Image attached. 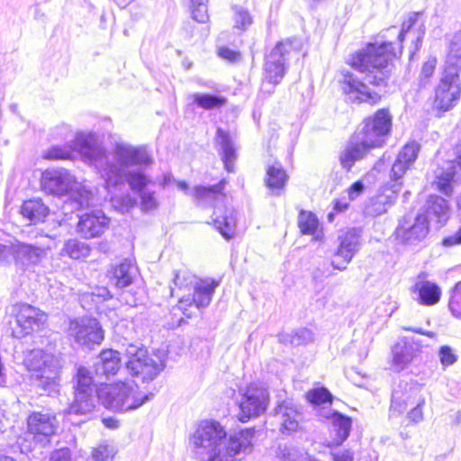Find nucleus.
I'll use <instances>...</instances> for the list:
<instances>
[{
	"mask_svg": "<svg viewBox=\"0 0 461 461\" xmlns=\"http://www.w3.org/2000/svg\"><path fill=\"white\" fill-rule=\"evenodd\" d=\"M74 149L81 155L85 162L98 169L108 188L123 185L127 181L131 190L140 194L143 210L150 211L158 207L155 194L144 190L150 180L141 171L132 169L134 166L152 163V158L145 148L117 143L110 159L95 135L78 133L75 139Z\"/></svg>",
	"mask_w": 461,
	"mask_h": 461,
	"instance_id": "1",
	"label": "nucleus"
},
{
	"mask_svg": "<svg viewBox=\"0 0 461 461\" xmlns=\"http://www.w3.org/2000/svg\"><path fill=\"white\" fill-rule=\"evenodd\" d=\"M397 52L392 42L370 43L364 50L353 55L349 64L362 74L361 77L347 72L343 74L340 86L348 102L366 103L374 105L381 100V95L370 86L384 87L392 76V60Z\"/></svg>",
	"mask_w": 461,
	"mask_h": 461,
	"instance_id": "2",
	"label": "nucleus"
},
{
	"mask_svg": "<svg viewBox=\"0 0 461 461\" xmlns=\"http://www.w3.org/2000/svg\"><path fill=\"white\" fill-rule=\"evenodd\" d=\"M420 146L416 141L405 144L399 151L391 169L390 182L380 188L365 207L368 216L375 217L387 212L397 198L402 189V176L410 170L420 152Z\"/></svg>",
	"mask_w": 461,
	"mask_h": 461,
	"instance_id": "3",
	"label": "nucleus"
},
{
	"mask_svg": "<svg viewBox=\"0 0 461 461\" xmlns=\"http://www.w3.org/2000/svg\"><path fill=\"white\" fill-rule=\"evenodd\" d=\"M190 445L200 461H230V437L219 421H201L190 438Z\"/></svg>",
	"mask_w": 461,
	"mask_h": 461,
	"instance_id": "4",
	"label": "nucleus"
},
{
	"mask_svg": "<svg viewBox=\"0 0 461 461\" xmlns=\"http://www.w3.org/2000/svg\"><path fill=\"white\" fill-rule=\"evenodd\" d=\"M174 285L176 288L184 290L194 286V293L192 295H183L178 301V308L187 318H191L195 310L205 308L209 305L214 288L218 283L212 280L196 281L189 271L183 269L177 270L174 276Z\"/></svg>",
	"mask_w": 461,
	"mask_h": 461,
	"instance_id": "5",
	"label": "nucleus"
},
{
	"mask_svg": "<svg viewBox=\"0 0 461 461\" xmlns=\"http://www.w3.org/2000/svg\"><path fill=\"white\" fill-rule=\"evenodd\" d=\"M151 396L140 392L133 383L103 384L97 390V397L106 409L121 412L140 408Z\"/></svg>",
	"mask_w": 461,
	"mask_h": 461,
	"instance_id": "6",
	"label": "nucleus"
},
{
	"mask_svg": "<svg viewBox=\"0 0 461 461\" xmlns=\"http://www.w3.org/2000/svg\"><path fill=\"white\" fill-rule=\"evenodd\" d=\"M23 365L33 372L32 377L36 384L48 393H56L59 386V360L53 354L37 348L27 351Z\"/></svg>",
	"mask_w": 461,
	"mask_h": 461,
	"instance_id": "7",
	"label": "nucleus"
},
{
	"mask_svg": "<svg viewBox=\"0 0 461 461\" xmlns=\"http://www.w3.org/2000/svg\"><path fill=\"white\" fill-rule=\"evenodd\" d=\"M58 429L56 416L45 411H34L27 418V432L17 443L23 453L31 452L37 445L46 446Z\"/></svg>",
	"mask_w": 461,
	"mask_h": 461,
	"instance_id": "8",
	"label": "nucleus"
},
{
	"mask_svg": "<svg viewBox=\"0 0 461 461\" xmlns=\"http://www.w3.org/2000/svg\"><path fill=\"white\" fill-rule=\"evenodd\" d=\"M293 51L291 42L280 41L266 55L261 86L263 92L270 95L275 86L280 84L287 72L288 61Z\"/></svg>",
	"mask_w": 461,
	"mask_h": 461,
	"instance_id": "9",
	"label": "nucleus"
},
{
	"mask_svg": "<svg viewBox=\"0 0 461 461\" xmlns=\"http://www.w3.org/2000/svg\"><path fill=\"white\" fill-rule=\"evenodd\" d=\"M393 116L387 109H379L366 118L361 128L355 133L366 147L372 149L384 145L391 133Z\"/></svg>",
	"mask_w": 461,
	"mask_h": 461,
	"instance_id": "10",
	"label": "nucleus"
},
{
	"mask_svg": "<svg viewBox=\"0 0 461 461\" xmlns=\"http://www.w3.org/2000/svg\"><path fill=\"white\" fill-rule=\"evenodd\" d=\"M125 355L128 370L132 375H141L143 380H153L166 366L164 357H149L146 349L134 344L126 347Z\"/></svg>",
	"mask_w": 461,
	"mask_h": 461,
	"instance_id": "11",
	"label": "nucleus"
},
{
	"mask_svg": "<svg viewBox=\"0 0 461 461\" xmlns=\"http://www.w3.org/2000/svg\"><path fill=\"white\" fill-rule=\"evenodd\" d=\"M67 333L71 341L89 349L100 345L104 338V331L99 321L87 316L70 320Z\"/></svg>",
	"mask_w": 461,
	"mask_h": 461,
	"instance_id": "12",
	"label": "nucleus"
},
{
	"mask_svg": "<svg viewBox=\"0 0 461 461\" xmlns=\"http://www.w3.org/2000/svg\"><path fill=\"white\" fill-rule=\"evenodd\" d=\"M429 223L424 213H418L415 217H405L396 229L397 240L404 246L414 249L420 246L428 237Z\"/></svg>",
	"mask_w": 461,
	"mask_h": 461,
	"instance_id": "13",
	"label": "nucleus"
},
{
	"mask_svg": "<svg viewBox=\"0 0 461 461\" xmlns=\"http://www.w3.org/2000/svg\"><path fill=\"white\" fill-rule=\"evenodd\" d=\"M461 94L459 75L456 71L444 69L435 88V106L444 112L452 109L458 102Z\"/></svg>",
	"mask_w": 461,
	"mask_h": 461,
	"instance_id": "14",
	"label": "nucleus"
},
{
	"mask_svg": "<svg viewBox=\"0 0 461 461\" xmlns=\"http://www.w3.org/2000/svg\"><path fill=\"white\" fill-rule=\"evenodd\" d=\"M269 402V393L267 389L258 386H249L240 402V412L238 415L241 422L263 414Z\"/></svg>",
	"mask_w": 461,
	"mask_h": 461,
	"instance_id": "15",
	"label": "nucleus"
},
{
	"mask_svg": "<svg viewBox=\"0 0 461 461\" xmlns=\"http://www.w3.org/2000/svg\"><path fill=\"white\" fill-rule=\"evenodd\" d=\"M360 230L349 229L339 236V247L334 253L331 266L333 268L343 271L352 260L360 247Z\"/></svg>",
	"mask_w": 461,
	"mask_h": 461,
	"instance_id": "16",
	"label": "nucleus"
},
{
	"mask_svg": "<svg viewBox=\"0 0 461 461\" xmlns=\"http://www.w3.org/2000/svg\"><path fill=\"white\" fill-rule=\"evenodd\" d=\"M46 321V315L40 309L29 304H21L16 312V327L13 335L16 338L24 337L38 330Z\"/></svg>",
	"mask_w": 461,
	"mask_h": 461,
	"instance_id": "17",
	"label": "nucleus"
},
{
	"mask_svg": "<svg viewBox=\"0 0 461 461\" xmlns=\"http://www.w3.org/2000/svg\"><path fill=\"white\" fill-rule=\"evenodd\" d=\"M75 177L65 168L46 169L41 179V188L48 194L62 195L75 185Z\"/></svg>",
	"mask_w": 461,
	"mask_h": 461,
	"instance_id": "18",
	"label": "nucleus"
},
{
	"mask_svg": "<svg viewBox=\"0 0 461 461\" xmlns=\"http://www.w3.org/2000/svg\"><path fill=\"white\" fill-rule=\"evenodd\" d=\"M109 218L102 211H94L80 216L77 230L85 239L102 235L109 226Z\"/></svg>",
	"mask_w": 461,
	"mask_h": 461,
	"instance_id": "19",
	"label": "nucleus"
},
{
	"mask_svg": "<svg viewBox=\"0 0 461 461\" xmlns=\"http://www.w3.org/2000/svg\"><path fill=\"white\" fill-rule=\"evenodd\" d=\"M456 158L454 160L446 161L437 175L435 185L445 195H451L453 192L452 181L456 174L461 170V146L456 149Z\"/></svg>",
	"mask_w": 461,
	"mask_h": 461,
	"instance_id": "20",
	"label": "nucleus"
},
{
	"mask_svg": "<svg viewBox=\"0 0 461 461\" xmlns=\"http://www.w3.org/2000/svg\"><path fill=\"white\" fill-rule=\"evenodd\" d=\"M371 150L370 147H366L354 134L339 154V162L342 168L349 171L357 161L364 159Z\"/></svg>",
	"mask_w": 461,
	"mask_h": 461,
	"instance_id": "21",
	"label": "nucleus"
},
{
	"mask_svg": "<svg viewBox=\"0 0 461 461\" xmlns=\"http://www.w3.org/2000/svg\"><path fill=\"white\" fill-rule=\"evenodd\" d=\"M226 183V180H221L213 186H194L192 190L194 202L200 206H216L218 203L226 199V195L222 193Z\"/></svg>",
	"mask_w": 461,
	"mask_h": 461,
	"instance_id": "22",
	"label": "nucleus"
},
{
	"mask_svg": "<svg viewBox=\"0 0 461 461\" xmlns=\"http://www.w3.org/2000/svg\"><path fill=\"white\" fill-rule=\"evenodd\" d=\"M47 251L48 249L26 243L13 244V258L22 266L39 264L47 256Z\"/></svg>",
	"mask_w": 461,
	"mask_h": 461,
	"instance_id": "23",
	"label": "nucleus"
},
{
	"mask_svg": "<svg viewBox=\"0 0 461 461\" xmlns=\"http://www.w3.org/2000/svg\"><path fill=\"white\" fill-rule=\"evenodd\" d=\"M276 417L281 425L283 433L285 431L293 432L299 427L301 413L291 401H284L276 408Z\"/></svg>",
	"mask_w": 461,
	"mask_h": 461,
	"instance_id": "24",
	"label": "nucleus"
},
{
	"mask_svg": "<svg viewBox=\"0 0 461 461\" xmlns=\"http://www.w3.org/2000/svg\"><path fill=\"white\" fill-rule=\"evenodd\" d=\"M418 13H411L408 19L402 23V30L398 34L400 43L404 39H409L415 45V50H419L425 35V26L423 23L419 24L417 28L415 27L418 23Z\"/></svg>",
	"mask_w": 461,
	"mask_h": 461,
	"instance_id": "25",
	"label": "nucleus"
},
{
	"mask_svg": "<svg viewBox=\"0 0 461 461\" xmlns=\"http://www.w3.org/2000/svg\"><path fill=\"white\" fill-rule=\"evenodd\" d=\"M121 366L120 353L113 349L103 350L95 364L97 375L109 376L115 375Z\"/></svg>",
	"mask_w": 461,
	"mask_h": 461,
	"instance_id": "26",
	"label": "nucleus"
},
{
	"mask_svg": "<svg viewBox=\"0 0 461 461\" xmlns=\"http://www.w3.org/2000/svg\"><path fill=\"white\" fill-rule=\"evenodd\" d=\"M254 437L255 429L253 428L242 429L237 435L232 436V461L240 460L243 456L251 453Z\"/></svg>",
	"mask_w": 461,
	"mask_h": 461,
	"instance_id": "27",
	"label": "nucleus"
},
{
	"mask_svg": "<svg viewBox=\"0 0 461 461\" xmlns=\"http://www.w3.org/2000/svg\"><path fill=\"white\" fill-rule=\"evenodd\" d=\"M136 273L135 265L131 260L124 259L113 268L111 281L117 288L122 289L132 283Z\"/></svg>",
	"mask_w": 461,
	"mask_h": 461,
	"instance_id": "28",
	"label": "nucleus"
},
{
	"mask_svg": "<svg viewBox=\"0 0 461 461\" xmlns=\"http://www.w3.org/2000/svg\"><path fill=\"white\" fill-rule=\"evenodd\" d=\"M424 214L428 219L434 218L440 226L446 224L449 219L447 201L440 196L431 195L428 201L427 212Z\"/></svg>",
	"mask_w": 461,
	"mask_h": 461,
	"instance_id": "29",
	"label": "nucleus"
},
{
	"mask_svg": "<svg viewBox=\"0 0 461 461\" xmlns=\"http://www.w3.org/2000/svg\"><path fill=\"white\" fill-rule=\"evenodd\" d=\"M49 208L41 199H30L25 201L21 207L22 215L36 224L42 222L49 214Z\"/></svg>",
	"mask_w": 461,
	"mask_h": 461,
	"instance_id": "30",
	"label": "nucleus"
},
{
	"mask_svg": "<svg viewBox=\"0 0 461 461\" xmlns=\"http://www.w3.org/2000/svg\"><path fill=\"white\" fill-rule=\"evenodd\" d=\"M414 290L418 292L420 303L423 305H434L440 299L441 291L435 283L418 281L414 285Z\"/></svg>",
	"mask_w": 461,
	"mask_h": 461,
	"instance_id": "31",
	"label": "nucleus"
},
{
	"mask_svg": "<svg viewBox=\"0 0 461 461\" xmlns=\"http://www.w3.org/2000/svg\"><path fill=\"white\" fill-rule=\"evenodd\" d=\"M331 432L334 434L333 444L341 445L349 436L351 429L350 418L335 411L331 417Z\"/></svg>",
	"mask_w": 461,
	"mask_h": 461,
	"instance_id": "32",
	"label": "nucleus"
},
{
	"mask_svg": "<svg viewBox=\"0 0 461 461\" xmlns=\"http://www.w3.org/2000/svg\"><path fill=\"white\" fill-rule=\"evenodd\" d=\"M287 175L280 163L267 167L265 183L276 194H280V190L285 187Z\"/></svg>",
	"mask_w": 461,
	"mask_h": 461,
	"instance_id": "33",
	"label": "nucleus"
},
{
	"mask_svg": "<svg viewBox=\"0 0 461 461\" xmlns=\"http://www.w3.org/2000/svg\"><path fill=\"white\" fill-rule=\"evenodd\" d=\"M445 69L457 73L461 70V31L456 32L450 40Z\"/></svg>",
	"mask_w": 461,
	"mask_h": 461,
	"instance_id": "34",
	"label": "nucleus"
},
{
	"mask_svg": "<svg viewBox=\"0 0 461 461\" xmlns=\"http://www.w3.org/2000/svg\"><path fill=\"white\" fill-rule=\"evenodd\" d=\"M95 407V398L93 393H75V400L68 410V414H87Z\"/></svg>",
	"mask_w": 461,
	"mask_h": 461,
	"instance_id": "35",
	"label": "nucleus"
},
{
	"mask_svg": "<svg viewBox=\"0 0 461 461\" xmlns=\"http://www.w3.org/2000/svg\"><path fill=\"white\" fill-rule=\"evenodd\" d=\"M68 194L69 201L77 210L89 206L93 200L92 192L86 185L77 181L75 185L70 188Z\"/></svg>",
	"mask_w": 461,
	"mask_h": 461,
	"instance_id": "36",
	"label": "nucleus"
},
{
	"mask_svg": "<svg viewBox=\"0 0 461 461\" xmlns=\"http://www.w3.org/2000/svg\"><path fill=\"white\" fill-rule=\"evenodd\" d=\"M253 23V18L249 11L242 6L232 8V34L241 35Z\"/></svg>",
	"mask_w": 461,
	"mask_h": 461,
	"instance_id": "37",
	"label": "nucleus"
},
{
	"mask_svg": "<svg viewBox=\"0 0 461 461\" xmlns=\"http://www.w3.org/2000/svg\"><path fill=\"white\" fill-rule=\"evenodd\" d=\"M392 366L395 371L403 370L413 359L411 349L406 344L398 343L392 348Z\"/></svg>",
	"mask_w": 461,
	"mask_h": 461,
	"instance_id": "38",
	"label": "nucleus"
},
{
	"mask_svg": "<svg viewBox=\"0 0 461 461\" xmlns=\"http://www.w3.org/2000/svg\"><path fill=\"white\" fill-rule=\"evenodd\" d=\"M215 148L219 154L221 156V159L226 170L230 171V139L228 131H224L221 129L217 130Z\"/></svg>",
	"mask_w": 461,
	"mask_h": 461,
	"instance_id": "39",
	"label": "nucleus"
},
{
	"mask_svg": "<svg viewBox=\"0 0 461 461\" xmlns=\"http://www.w3.org/2000/svg\"><path fill=\"white\" fill-rule=\"evenodd\" d=\"M62 254L73 259L85 258L90 254V247L77 240H69L64 244Z\"/></svg>",
	"mask_w": 461,
	"mask_h": 461,
	"instance_id": "40",
	"label": "nucleus"
},
{
	"mask_svg": "<svg viewBox=\"0 0 461 461\" xmlns=\"http://www.w3.org/2000/svg\"><path fill=\"white\" fill-rule=\"evenodd\" d=\"M191 97L194 104L204 110L220 108L227 103L226 98L213 95L195 93Z\"/></svg>",
	"mask_w": 461,
	"mask_h": 461,
	"instance_id": "41",
	"label": "nucleus"
},
{
	"mask_svg": "<svg viewBox=\"0 0 461 461\" xmlns=\"http://www.w3.org/2000/svg\"><path fill=\"white\" fill-rule=\"evenodd\" d=\"M298 226L304 235H312L317 230L319 221L311 212L301 211L298 216Z\"/></svg>",
	"mask_w": 461,
	"mask_h": 461,
	"instance_id": "42",
	"label": "nucleus"
},
{
	"mask_svg": "<svg viewBox=\"0 0 461 461\" xmlns=\"http://www.w3.org/2000/svg\"><path fill=\"white\" fill-rule=\"evenodd\" d=\"M94 393L93 378L86 367L77 369L76 377L75 393Z\"/></svg>",
	"mask_w": 461,
	"mask_h": 461,
	"instance_id": "43",
	"label": "nucleus"
},
{
	"mask_svg": "<svg viewBox=\"0 0 461 461\" xmlns=\"http://www.w3.org/2000/svg\"><path fill=\"white\" fill-rule=\"evenodd\" d=\"M286 337L293 346L306 345L313 340V333L306 328L294 330Z\"/></svg>",
	"mask_w": 461,
	"mask_h": 461,
	"instance_id": "44",
	"label": "nucleus"
},
{
	"mask_svg": "<svg viewBox=\"0 0 461 461\" xmlns=\"http://www.w3.org/2000/svg\"><path fill=\"white\" fill-rule=\"evenodd\" d=\"M307 399L314 404L331 402L332 395L330 391L324 387L316 388L307 393Z\"/></svg>",
	"mask_w": 461,
	"mask_h": 461,
	"instance_id": "45",
	"label": "nucleus"
},
{
	"mask_svg": "<svg viewBox=\"0 0 461 461\" xmlns=\"http://www.w3.org/2000/svg\"><path fill=\"white\" fill-rule=\"evenodd\" d=\"M73 149L69 147L54 146L49 149L43 158L46 159H69L72 157Z\"/></svg>",
	"mask_w": 461,
	"mask_h": 461,
	"instance_id": "46",
	"label": "nucleus"
},
{
	"mask_svg": "<svg viewBox=\"0 0 461 461\" xmlns=\"http://www.w3.org/2000/svg\"><path fill=\"white\" fill-rule=\"evenodd\" d=\"M115 455V449L113 446L109 444H100L98 447L94 448L92 452L93 458L95 461H105L109 458H113Z\"/></svg>",
	"mask_w": 461,
	"mask_h": 461,
	"instance_id": "47",
	"label": "nucleus"
},
{
	"mask_svg": "<svg viewBox=\"0 0 461 461\" xmlns=\"http://www.w3.org/2000/svg\"><path fill=\"white\" fill-rule=\"evenodd\" d=\"M407 409L406 398L402 397L401 392L394 390L392 394V402L390 406V412L393 414L400 415Z\"/></svg>",
	"mask_w": 461,
	"mask_h": 461,
	"instance_id": "48",
	"label": "nucleus"
},
{
	"mask_svg": "<svg viewBox=\"0 0 461 461\" xmlns=\"http://www.w3.org/2000/svg\"><path fill=\"white\" fill-rule=\"evenodd\" d=\"M193 18L198 23H205L209 19L207 1L191 3Z\"/></svg>",
	"mask_w": 461,
	"mask_h": 461,
	"instance_id": "49",
	"label": "nucleus"
},
{
	"mask_svg": "<svg viewBox=\"0 0 461 461\" xmlns=\"http://www.w3.org/2000/svg\"><path fill=\"white\" fill-rule=\"evenodd\" d=\"M448 306L455 316L461 315V282L455 285Z\"/></svg>",
	"mask_w": 461,
	"mask_h": 461,
	"instance_id": "50",
	"label": "nucleus"
},
{
	"mask_svg": "<svg viewBox=\"0 0 461 461\" xmlns=\"http://www.w3.org/2000/svg\"><path fill=\"white\" fill-rule=\"evenodd\" d=\"M440 364L444 367L450 366L457 361V355L449 346H442L438 350Z\"/></svg>",
	"mask_w": 461,
	"mask_h": 461,
	"instance_id": "51",
	"label": "nucleus"
},
{
	"mask_svg": "<svg viewBox=\"0 0 461 461\" xmlns=\"http://www.w3.org/2000/svg\"><path fill=\"white\" fill-rule=\"evenodd\" d=\"M437 64V59L435 58H429L422 66L420 80V85L424 87L428 83L429 79L431 77L435 71Z\"/></svg>",
	"mask_w": 461,
	"mask_h": 461,
	"instance_id": "52",
	"label": "nucleus"
},
{
	"mask_svg": "<svg viewBox=\"0 0 461 461\" xmlns=\"http://www.w3.org/2000/svg\"><path fill=\"white\" fill-rule=\"evenodd\" d=\"M111 201L113 206L122 212H128L135 204L134 199H132L130 195L123 197H112Z\"/></svg>",
	"mask_w": 461,
	"mask_h": 461,
	"instance_id": "53",
	"label": "nucleus"
},
{
	"mask_svg": "<svg viewBox=\"0 0 461 461\" xmlns=\"http://www.w3.org/2000/svg\"><path fill=\"white\" fill-rule=\"evenodd\" d=\"M214 214L215 218L213 219V221L215 228L227 240H229L230 239V234L227 216L218 215L217 212H214Z\"/></svg>",
	"mask_w": 461,
	"mask_h": 461,
	"instance_id": "54",
	"label": "nucleus"
},
{
	"mask_svg": "<svg viewBox=\"0 0 461 461\" xmlns=\"http://www.w3.org/2000/svg\"><path fill=\"white\" fill-rule=\"evenodd\" d=\"M425 400L422 399L414 408L411 410V411L408 413L409 419L417 423L422 420L423 419V412H422V405L424 404Z\"/></svg>",
	"mask_w": 461,
	"mask_h": 461,
	"instance_id": "55",
	"label": "nucleus"
},
{
	"mask_svg": "<svg viewBox=\"0 0 461 461\" xmlns=\"http://www.w3.org/2000/svg\"><path fill=\"white\" fill-rule=\"evenodd\" d=\"M50 461H71L70 451L68 448H60L53 452Z\"/></svg>",
	"mask_w": 461,
	"mask_h": 461,
	"instance_id": "56",
	"label": "nucleus"
},
{
	"mask_svg": "<svg viewBox=\"0 0 461 461\" xmlns=\"http://www.w3.org/2000/svg\"><path fill=\"white\" fill-rule=\"evenodd\" d=\"M461 244V227L451 236H448L443 240V245L446 247H451Z\"/></svg>",
	"mask_w": 461,
	"mask_h": 461,
	"instance_id": "57",
	"label": "nucleus"
},
{
	"mask_svg": "<svg viewBox=\"0 0 461 461\" xmlns=\"http://www.w3.org/2000/svg\"><path fill=\"white\" fill-rule=\"evenodd\" d=\"M364 190V184L361 181H357L348 188L349 200L356 199Z\"/></svg>",
	"mask_w": 461,
	"mask_h": 461,
	"instance_id": "58",
	"label": "nucleus"
},
{
	"mask_svg": "<svg viewBox=\"0 0 461 461\" xmlns=\"http://www.w3.org/2000/svg\"><path fill=\"white\" fill-rule=\"evenodd\" d=\"M334 461H353L354 455L350 450L343 449L332 454Z\"/></svg>",
	"mask_w": 461,
	"mask_h": 461,
	"instance_id": "59",
	"label": "nucleus"
},
{
	"mask_svg": "<svg viewBox=\"0 0 461 461\" xmlns=\"http://www.w3.org/2000/svg\"><path fill=\"white\" fill-rule=\"evenodd\" d=\"M10 255L13 256V245L5 246L3 244H0V260H3V261L7 260L8 257Z\"/></svg>",
	"mask_w": 461,
	"mask_h": 461,
	"instance_id": "60",
	"label": "nucleus"
},
{
	"mask_svg": "<svg viewBox=\"0 0 461 461\" xmlns=\"http://www.w3.org/2000/svg\"><path fill=\"white\" fill-rule=\"evenodd\" d=\"M218 55L227 60L230 59V50L228 47H218Z\"/></svg>",
	"mask_w": 461,
	"mask_h": 461,
	"instance_id": "61",
	"label": "nucleus"
},
{
	"mask_svg": "<svg viewBox=\"0 0 461 461\" xmlns=\"http://www.w3.org/2000/svg\"><path fill=\"white\" fill-rule=\"evenodd\" d=\"M103 423L109 429H116L119 425L118 420L113 418H104L103 419Z\"/></svg>",
	"mask_w": 461,
	"mask_h": 461,
	"instance_id": "62",
	"label": "nucleus"
},
{
	"mask_svg": "<svg viewBox=\"0 0 461 461\" xmlns=\"http://www.w3.org/2000/svg\"><path fill=\"white\" fill-rule=\"evenodd\" d=\"M348 202L338 200V201L335 202L333 209L336 212H339L345 211L348 208Z\"/></svg>",
	"mask_w": 461,
	"mask_h": 461,
	"instance_id": "63",
	"label": "nucleus"
},
{
	"mask_svg": "<svg viewBox=\"0 0 461 461\" xmlns=\"http://www.w3.org/2000/svg\"><path fill=\"white\" fill-rule=\"evenodd\" d=\"M172 182H176L173 176L171 174H166L163 176L162 181L159 183V185L165 187Z\"/></svg>",
	"mask_w": 461,
	"mask_h": 461,
	"instance_id": "64",
	"label": "nucleus"
}]
</instances>
